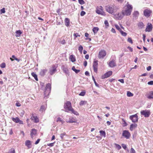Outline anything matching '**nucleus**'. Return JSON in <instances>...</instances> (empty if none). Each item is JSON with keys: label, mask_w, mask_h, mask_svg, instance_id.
Returning <instances> with one entry per match:
<instances>
[{"label": "nucleus", "mask_w": 153, "mask_h": 153, "mask_svg": "<svg viewBox=\"0 0 153 153\" xmlns=\"http://www.w3.org/2000/svg\"><path fill=\"white\" fill-rule=\"evenodd\" d=\"M112 72L111 71H110L106 72L102 76L101 78L103 79L109 77L112 75Z\"/></svg>", "instance_id": "obj_11"}, {"label": "nucleus", "mask_w": 153, "mask_h": 153, "mask_svg": "<svg viewBox=\"0 0 153 153\" xmlns=\"http://www.w3.org/2000/svg\"><path fill=\"white\" fill-rule=\"evenodd\" d=\"M115 146L116 147L118 150H120L121 148V146L117 144H115Z\"/></svg>", "instance_id": "obj_47"}, {"label": "nucleus", "mask_w": 153, "mask_h": 153, "mask_svg": "<svg viewBox=\"0 0 153 153\" xmlns=\"http://www.w3.org/2000/svg\"><path fill=\"white\" fill-rule=\"evenodd\" d=\"M36 134V130L35 129H33L30 131V136L32 138H33V136Z\"/></svg>", "instance_id": "obj_19"}, {"label": "nucleus", "mask_w": 153, "mask_h": 153, "mask_svg": "<svg viewBox=\"0 0 153 153\" xmlns=\"http://www.w3.org/2000/svg\"><path fill=\"white\" fill-rule=\"evenodd\" d=\"M151 66H149L147 68V70L148 71H149L151 70Z\"/></svg>", "instance_id": "obj_64"}, {"label": "nucleus", "mask_w": 153, "mask_h": 153, "mask_svg": "<svg viewBox=\"0 0 153 153\" xmlns=\"http://www.w3.org/2000/svg\"><path fill=\"white\" fill-rule=\"evenodd\" d=\"M116 9V7L114 5H108L105 7L106 11L110 14H112Z\"/></svg>", "instance_id": "obj_2"}, {"label": "nucleus", "mask_w": 153, "mask_h": 153, "mask_svg": "<svg viewBox=\"0 0 153 153\" xmlns=\"http://www.w3.org/2000/svg\"><path fill=\"white\" fill-rule=\"evenodd\" d=\"M120 32L121 34L123 36H126L127 35V33L126 32H123L122 30H121Z\"/></svg>", "instance_id": "obj_40"}, {"label": "nucleus", "mask_w": 153, "mask_h": 153, "mask_svg": "<svg viewBox=\"0 0 153 153\" xmlns=\"http://www.w3.org/2000/svg\"><path fill=\"white\" fill-rule=\"evenodd\" d=\"M130 153H135V150L133 148L131 149Z\"/></svg>", "instance_id": "obj_53"}, {"label": "nucleus", "mask_w": 153, "mask_h": 153, "mask_svg": "<svg viewBox=\"0 0 153 153\" xmlns=\"http://www.w3.org/2000/svg\"><path fill=\"white\" fill-rule=\"evenodd\" d=\"M100 132L101 135H102L104 136L105 137V131H100Z\"/></svg>", "instance_id": "obj_39"}, {"label": "nucleus", "mask_w": 153, "mask_h": 153, "mask_svg": "<svg viewBox=\"0 0 153 153\" xmlns=\"http://www.w3.org/2000/svg\"><path fill=\"white\" fill-rule=\"evenodd\" d=\"M72 69L77 74L80 71V70H77L76 69L75 67L74 66L72 67Z\"/></svg>", "instance_id": "obj_32"}, {"label": "nucleus", "mask_w": 153, "mask_h": 153, "mask_svg": "<svg viewBox=\"0 0 153 153\" xmlns=\"http://www.w3.org/2000/svg\"><path fill=\"white\" fill-rule=\"evenodd\" d=\"M109 65L110 67L112 68L116 66V64L114 61H112L110 62Z\"/></svg>", "instance_id": "obj_23"}, {"label": "nucleus", "mask_w": 153, "mask_h": 153, "mask_svg": "<svg viewBox=\"0 0 153 153\" xmlns=\"http://www.w3.org/2000/svg\"><path fill=\"white\" fill-rule=\"evenodd\" d=\"M69 59H70L71 61L72 62H74L75 61L76 59L74 56L72 55L70 56L69 57Z\"/></svg>", "instance_id": "obj_28"}, {"label": "nucleus", "mask_w": 153, "mask_h": 153, "mask_svg": "<svg viewBox=\"0 0 153 153\" xmlns=\"http://www.w3.org/2000/svg\"><path fill=\"white\" fill-rule=\"evenodd\" d=\"M57 66L53 65L50 68L49 73L51 75H52L55 73L57 71Z\"/></svg>", "instance_id": "obj_4"}, {"label": "nucleus", "mask_w": 153, "mask_h": 153, "mask_svg": "<svg viewBox=\"0 0 153 153\" xmlns=\"http://www.w3.org/2000/svg\"><path fill=\"white\" fill-rule=\"evenodd\" d=\"M66 134L65 133H62L60 134V137L62 139L64 136Z\"/></svg>", "instance_id": "obj_52"}, {"label": "nucleus", "mask_w": 153, "mask_h": 153, "mask_svg": "<svg viewBox=\"0 0 153 153\" xmlns=\"http://www.w3.org/2000/svg\"><path fill=\"white\" fill-rule=\"evenodd\" d=\"M51 85L50 83L47 84L46 86L45 89L46 90L45 92V94H49V93L50 92V91L51 90Z\"/></svg>", "instance_id": "obj_9"}, {"label": "nucleus", "mask_w": 153, "mask_h": 153, "mask_svg": "<svg viewBox=\"0 0 153 153\" xmlns=\"http://www.w3.org/2000/svg\"><path fill=\"white\" fill-rule=\"evenodd\" d=\"M67 123H74L76 122L75 120H74L73 118H70L68 121H67Z\"/></svg>", "instance_id": "obj_33"}, {"label": "nucleus", "mask_w": 153, "mask_h": 153, "mask_svg": "<svg viewBox=\"0 0 153 153\" xmlns=\"http://www.w3.org/2000/svg\"><path fill=\"white\" fill-rule=\"evenodd\" d=\"M148 84L149 85H153V81H151L148 82Z\"/></svg>", "instance_id": "obj_59"}, {"label": "nucleus", "mask_w": 153, "mask_h": 153, "mask_svg": "<svg viewBox=\"0 0 153 153\" xmlns=\"http://www.w3.org/2000/svg\"><path fill=\"white\" fill-rule=\"evenodd\" d=\"M79 2L81 4H83L85 3V2L83 0H78Z\"/></svg>", "instance_id": "obj_49"}, {"label": "nucleus", "mask_w": 153, "mask_h": 153, "mask_svg": "<svg viewBox=\"0 0 153 153\" xmlns=\"http://www.w3.org/2000/svg\"><path fill=\"white\" fill-rule=\"evenodd\" d=\"M106 53L104 50H101L99 52L98 57L99 59L103 58L106 55Z\"/></svg>", "instance_id": "obj_6"}, {"label": "nucleus", "mask_w": 153, "mask_h": 153, "mask_svg": "<svg viewBox=\"0 0 153 153\" xmlns=\"http://www.w3.org/2000/svg\"><path fill=\"white\" fill-rule=\"evenodd\" d=\"M122 147L124 149H126V145L124 144H122Z\"/></svg>", "instance_id": "obj_58"}, {"label": "nucleus", "mask_w": 153, "mask_h": 153, "mask_svg": "<svg viewBox=\"0 0 153 153\" xmlns=\"http://www.w3.org/2000/svg\"><path fill=\"white\" fill-rule=\"evenodd\" d=\"M31 119L35 123H38L39 121V119L38 117L34 115L33 114H32L31 116Z\"/></svg>", "instance_id": "obj_14"}, {"label": "nucleus", "mask_w": 153, "mask_h": 153, "mask_svg": "<svg viewBox=\"0 0 153 153\" xmlns=\"http://www.w3.org/2000/svg\"><path fill=\"white\" fill-rule=\"evenodd\" d=\"M138 26L140 29H141L144 27V25L143 23L142 22H139L137 24Z\"/></svg>", "instance_id": "obj_26"}, {"label": "nucleus", "mask_w": 153, "mask_h": 153, "mask_svg": "<svg viewBox=\"0 0 153 153\" xmlns=\"http://www.w3.org/2000/svg\"><path fill=\"white\" fill-rule=\"evenodd\" d=\"M85 94V92H82L79 94V95L84 96Z\"/></svg>", "instance_id": "obj_57"}, {"label": "nucleus", "mask_w": 153, "mask_h": 153, "mask_svg": "<svg viewBox=\"0 0 153 153\" xmlns=\"http://www.w3.org/2000/svg\"><path fill=\"white\" fill-rule=\"evenodd\" d=\"M12 120L15 123H19L20 124H23V122L20 120L19 119L18 117H16L15 118L14 117H12L11 118Z\"/></svg>", "instance_id": "obj_10"}, {"label": "nucleus", "mask_w": 153, "mask_h": 153, "mask_svg": "<svg viewBox=\"0 0 153 153\" xmlns=\"http://www.w3.org/2000/svg\"><path fill=\"white\" fill-rule=\"evenodd\" d=\"M118 81H120L122 83H124V80L123 79H119L118 80Z\"/></svg>", "instance_id": "obj_60"}, {"label": "nucleus", "mask_w": 153, "mask_h": 153, "mask_svg": "<svg viewBox=\"0 0 153 153\" xmlns=\"http://www.w3.org/2000/svg\"><path fill=\"white\" fill-rule=\"evenodd\" d=\"M64 107L65 109V111L66 112H68L72 108L71 103L69 101L65 103Z\"/></svg>", "instance_id": "obj_3"}, {"label": "nucleus", "mask_w": 153, "mask_h": 153, "mask_svg": "<svg viewBox=\"0 0 153 153\" xmlns=\"http://www.w3.org/2000/svg\"><path fill=\"white\" fill-rule=\"evenodd\" d=\"M99 29L98 27H94L93 28L92 30L94 34L96 33L99 30Z\"/></svg>", "instance_id": "obj_30"}, {"label": "nucleus", "mask_w": 153, "mask_h": 153, "mask_svg": "<svg viewBox=\"0 0 153 153\" xmlns=\"http://www.w3.org/2000/svg\"><path fill=\"white\" fill-rule=\"evenodd\" d=\"M142 115H144L145 117H148L150 114V111L149 110H143L141 112Z\"/></svg>", "instance_id": "obj_12"}, {"label": "nucleus", "mask_w": 153, "mask_h": 153, "mask_svg": "<svg viewBox=\"0 0 153 153\" xmlns=\"http://www.w3.org/2000/svg\"><path fill=\"white\" fill-rule=\"evenodd\" d=\"M87 64V62L86 61H85L84 62V65L85 67H86Z\"/></svg>", "instance_id": "obj_63"}, {"label": "nucleus", "mask_w": 153, "mask_h": 153, "mask_svg": "<svg viewBox=\"0 0 153 153\" xmlns=\"http://www.w3.org/2000/svg\"><path fill=\"white\" fill-rule=\"evenodd\" d=\"M152 28V26L151 24L150 23H148L147 24V26L146 28L145 31L146 32H149L151 31Z\"/></svg>", "instance_id": "obj_16"}, {"label": "nucleus", "mask_w": 153, "mask_h": 153, "mask_svg": "<svg viewBox=\"0 0 153 153\" xmlns=\"http://www.w3.org/2000/svg\"><path fill=\"white\" fill-rule=\"evenodd\" d=\"M70 111H71L72 113H73L76 115H79L78 113L76 111H74L73 108L71 109Z\"/></svg>", "instance_id": "obj_31"}, {"label": "nucleus", "mask_w": 153, "mask_h": 153, "mask_svg": "<svg viewBox=\"0 0 153 153\" xmlns=\"http://www.w3.org/2000/svg\"><path fill=\"white\" fill-rule=\"evenodd\" d=\"M92 79L94 81V82L95 83V85L97 87H99V85L96 82L95 79H94V76H92Z\"/></svg>", "instance_id": "obj_37"}, {"label": "nucleus", "mask_w": 153, "mask_h": 153, "mask_svg": "<svg viewBox=\"0 0 153 153\" xmlns=\"http://www.w3.org/2000/svg\"><path fill=\"white\" fill-rule=\"evenodd\" d=\"M22 33V32L20 30H17L16 32V37H19L20 36L21 34Z\"/></svg>", "instance_id": "obj_27"}, {"label": "nucleus", "mask_w": 153, "mask_h": 153, "mask_svg": "<svg viewBox=\"0 0 153 153\" xmlns=\"http://www.w3.org/2000/svg\"><path fill=\"white\" fill-rule=\"evenodd\" d=\"M5 12V9L4 8H3L1 9L0 10V13L1 14L3 13H4Z\"/></svg>", "instance_id": "obj_50"}, {"label": "nucleus", "mask_w": 153, "mask_h": 153, "mask_svg": "<svg viewBox=\"0 0 153 153\" xmlns=\"http://www.w3.org/2000/svg\"><path fill=\"white\" fill-rule=\"evenodd\" d=\"M122 135V136L126 139H129L131 136V134L130 132L126 130L123 131Z\"/></svg>", "instance_id": "obj_7"}, {"label": "nucleus", "mask_w": 153, "mask_h": 153, "mask_svg": "<svg viewBox=\"0 0 153 153\" xmlns=\"http://www.w3.org/2000/svg\"><path fill=\"white\" fill-rule=\"evenodd\" d=\"M12 58H14L15 60L17 61L18 62H19V61L20 60L19 59H18L17 58H16L15 56L13 55L12 56Z\"/></svg>", "instance_id": "obj_44"}, {"label": "nucleus", "mask_w": 153, "mask_h": 153, "mask_svg": "<svg viewBox=\"0 0 153 153\" xmlns=\"http://www.w3.org/2000/svg\"><path fill=\"white\" fill-rule=\"evenodd\" d=\"M137 125L135 123L131 124L130 125V129L132 131L137 127Z\"/></svg>", "instance_id": "obj_22"}, {"label": "nucleus", "mask_w": 153, "mask_h": 153, "mask_svg": "<svg viewBox=\"0 0 153 153\" xmlns=\"http://www.w3.org/2000/svg\"><path fill=\"white\" fill-rule=\"evenodd\" d=\"M31 75L37 81H38V79L37 78V76L36 74L34 72H33L31 73Z\"/></svg>", "instance_id": "obj_29"}, {"label": "nucleus", "mask_w": 153, "mask_h": 153, "mask_svg": "<svg viewBox=\"0 0 153 153\" xmlns=\"http://www.w3.org/2000/svg\"><path fill=\"white\" fill-rule=\"evenodd\" d=\"M16 105L17 107H20L21 105L20 103L18 102H17L15 104Z\"/></svg>", "instance_id": "obj_56"}, {"label": "nucleus", "mask_w": 153, "mask_h": 153, "mask_svg": "<svg viewBox=\"0 0 153 153\" xmlns=\"http://www.w3.org/2000/svg\"><path fill=\"white\" fill-rule=\"evenodd\" d=\"M127 41L128 42H130V43H131L132 44L133 43L132 40L131 38H128L127 39Z\"/></svg>", "instance_id": "obj_48"}, {"label": "nucleus", "mask_w": 153, "mask_h": 153, "mask_svg": "<svg viewBox=\"0 0 153 153\" xmlns=\"http://www.w3.org/2000/svg\"><path fill=\"white\" fill-rule=\"evenodd\" d=\"M152 11L147 9L145 10L144 11V15L146 17H149Z\"/></svg>", "instance_id": "obj_13"}, {"label": "nucleus", "mask_w": 153, "mask_h": 153, "mask_svg": "<svg viewBox=\"0 0 153 153\" xmlns=\"http://www.w3.org/2000/svg\"><path fill=\"white\" fill-rule=\"evenodd\" d=\"M96 12L98 14L104 16L105 15V13L103 11V7L101 6L98 7L97 8Z\"/></svg>", "instance_id": "obj_5"}, {"label": "nucleus", "mask_w": 153, "mask_h": 153, "mask_svg": "<svg viewBox=\"0 0 153 153\" xmlns=\"http://www.w3.org/2000/svg\"><path fill=\"white\" fill-rule=\"evenodd\" d=\"M65 24L68 27L69 25L70 20L68 18H66L65 19Z\"/></svg>", "instance_id": "obj_24"}, {"label": "nucleus", "mask_w": 153, "mask_h": 153, "mask_svg": "<svg viewBox=\"0 0 153 153\" xmlns=\"http://www.w3.org/2000/svg\"><path fill=\"white\" fill-rule=\"evenodd\" d=\"M115 26L116 29L118 30L120 32L122 30L120 28V27L117 24H115Z\"/></svg>", "instance_id": "obj_42"}, {"label": "nucleus", "mask_w": 153, "mask_h": 153, "mask_svg": "<svg viewBox=\"0 0 153 153\" xmlns=\"http://www.w3.org/2000/svg\"><path fill=\"white\" fill-rule=\"evenodd\" d=\"M47 71V70L46 69L42 70L40 72V75L42 76H44Z\"/></svg>", "instance_id": "obj_21"}, {"label": "nucleus", "mask_w": 153, "mask_h": 153, "mask_svg": "<svg viewBox=\"0 0 153 153\" xmlns=\"http://www.w3.org/2000/svg\"><path fill=\"white\" fill-rule=\"evenodd\" d=\"M45 108V107L44 105H42L40 109V111H44Z\"/></svg>", "instance_id": "obj_43"}, {"label": "nucleus", "mask_w": 153, "mask_h": 153, "mask_svg": "<svg viewBox=\"0 0 153 153\" xmlns=\"http://www.w3.org/2000/svg\"><path fill=\"white\" fill-rule=\"evenodd\" d=\"M40 140V139H38L35 142V144L36 145L38 144L39 143Z\"/></svg>", "instance_id": "obj_61"}, {"label": "nucleus", "mask_w": 153, "mask_h": 153, "mask_svg": "<svg viewBox=\"0 0 153 153\" xmlns=\"http://www.w3.org/2000/svg\"><path fill=\"white\" fill-rule=\"evenodd\" d=\"M83 47L81 45H80L79 47V50L80 52H82L83 50Z\"/></svg>", "instance_id": "obj_46"}, {"label": "nucleus", "mask_w": 153, "mask_h": 153, "mask_svg": "<svg viewBox=\"0 0 153 153\" xmlns=\"http://www.w3.org/2000/svg\"><path fill=\"white\" fill-rule=\"evenodd\" d=\"M59 121L62 124L64 123L63 120L61 119L60 117H58L57 118L56 122H58Z\"/></svg>", "instance_id": "obj_38"}, {"label": "nucleus", "mask_w": 153, "mask_h": 153, "mask_svg": "<svg viewBox=\"0 0 153 153\" xmlns=\"http://www.w3.org/2000/svg\"><path fill=\"white\" fill-rule=\"evenodd\" d=\"M124 15L123 13V12L122 13H119L115 15L116 17L118 19H121L123 18Z\"/></svg>", "instance_id": "obj_17"}, {"label": "nucleus", "mask_w": 153, "mask_h": 153, "mask_svg": "<svg viewBox=\"0 0 153 153\" xmlns=\"http://www.w3.org/2000/svg\"><path fill=\"white\" fill-rule=\"evenodd\" d=\"M25 145L28 148L31 147V142L29 140H27L25 142Z\"/></svg>", "instance_id": "obj_20"}, {"label": "nucleus", "mask_w": 153, "mask_h": 153, "mask_svg": "<svg viewBox=\"0 0 153 153\" xmlns=\"http://www.w3.org/2000/svg\"><path fill=\"white\" fill-rule=\"evenodd\" d=\"M127 95L128 97H131L133 96V94L129 91H128L127 93Z\"/></svg>", "instance_id": "obj_36"}, {"label": "nucleus", "mask_w": 153, "mask_h": 153, "mask_svg": "<svg viewBox=\"0 0 153 153\" xmlns=\"http://www.w3.org/2000/svg\"><path fill=\"white\" fill-rule=\"evenodd\" d=\"M87 103V102L85 101H81L79 103V105L80 106H82V105H84L86 104Z\"/></svg>", "instance_id": "obj_34"}, {"label": "nucleus", "mask_w": 153, "mask_h": 153, "mask_svg": "<svg viewBox=\"0 0 153 153\" xmlns=\"http://www.w3.org/2000/svg\"><path fill=\"white\" fill-rule=\"evenodd\" d=\"M93 67L94 68V71L97 72V71L98 63L97 61H94L93 64Z\"/></svg>", "instance_id": "obj_15"}, {"label": "nucleus", "mask_w": 153, "mask_h": 153, "mask_svg": "<svg viewBox=\"0 0 153 153\" xmlns=\"http://www.w3.org/2000/svg\"><path fill=\"white\" fill-rule=\"evenodd\" d=\"M74 36H75V39L78 36H80V35H79L78 33H74Z\"/></svg>", "instance_id": "obj_51"}, {"label": "nucleus", "mask_w": 153, "mask_h": 153, "mask_svg": "<svg viewBox=\"0 0 153 153\" xmlns=\"http://www.w3.org/2000/svg\"><path fill=\"white\" fill-rule=\"evenodd\" d=\"M147 97L149 99H153V91L150 92L147 95Z\"/></svg>", "instance_id": "obj_25"}, {"label": "nucleus", "mask_w": 153, "mask_h": 153, "mask_svg": "<svg viewBox=\"0 0 153 153\" xmlns=\"http://www.w3.org/2000/svg\"><path fill=\"white\" fill-rule=\"evenodd\" d=\"M129 118L133 123H136L138 121V118L137 114L130 116L129 117Z\"/></svg>", "instance_id": "obj_8"}, {"label": "nucleus", "mask_w": 153, "mask_h": 153, "mask_svg": "<svg viewBox=\"0 0 153 153\" xmlns=\"http://www.w3.org/2000/svg\"><path fill=\"white\" fill-rule=\"evenodd\" d=\"M104 24L106 26V28H107L109 26L108 22L107 20H105L104 22Z\"/></svg>", "instance_id": "obj_41"}, {"label": "nucleus", "mask_w": 153, "mask_h": 153, "mask_svg": "<svg viewBox=\"0 0 153 153\" xmlns=\"http://www.w3.org/2000/svg\"><path fill=\"white\" fill-rule=\"evenodd\" d=\"M85 75L87 76H89V74L88 71H86L85 73Z\"/></svg>", "instance_id": "obj_62"}, {"label": "nucleus", "mask_w": 153, "mask_h": 153, "mask_svg": "<svg viewBox=\"0 0 153 153\" xmlns=\"http://www.w3.org/2000/svg\"><path fill=\"white\" fill-rule=\"evenodd\" d=\"M85 12L83 11H82L80 13V15L81 16H82L85 15Z\"/></svg>", "instance_id": "obj_54"}, {"label": "nucleus", "mask_w": 153, "mask_h": 153, "mask_svg": "<svg viewBox=\"0 0 153 153\" xmlns=\"http://www.w3.org/2000/svg\"><path fill=\"white\" fill-rule=\"evenodd\" d=\"M132 10V7L131 5L127 2L126 6L125 7L124 9L122 10V11L125 16H128L131 15Z\"/></svg>", "instance_id": "obj_1"}, {"label": "nucleus", "mask_w": 153, "mask_h": 153, "mask_svg": "<svg viewBox=\"0 0 153 153\" xmlns=\"http://www.w3.org/2000/svg\"><path fill=\"white\" fill-rule=\"evenodd\" d=\"M62 69L66 75H69V71L67 67H65L64 65H63L62 67Z\"/></svg>", "instance_id": "obj_18"}, {"label": "nucleus", "mask_w": 153, "mask_h": 153, "mask_svg": "<svg viewBox=\"0 0 153 153\" xmlns=\"http://www.w3.org/2000/svg\"><path fill=\"white\" fill-rule=\"evenodd\" d=\"M54 143H48L47 144V145L49 146H50L51 147H52L54 146Z\"/></svg>", "instance_id": "obj_55"}, {"label": "nucleus", "mask_w": 153, "mask_h": 153, "mask_svg": "<svg viewBox=\"0 0 153 153\" xmlns=\"http://www.w3.org/2000/svg\"><path fill=\"white\" fill-rule=\"evenodd\" d=\"M139 15V12L137 11H134L133 13L134 17L137 18L138 17Z\"/></svg>", "instance_id": "obj_35"}, {"label": "nucleus", "mask_w": 153, "mask_h": 153, "mask_svg": "<svg viewBox=\"0 0 153 153\" xmlns=\"http://www.w3.org/2000/svg\"><path fill=\"white\" fill-rule=\"evenodd\" d=\"M5 63L4 62L2 63L0 65V67L2 68H4L5 67Z\"/></svg>", "instance_id": "obj_45"}]
</instances>
